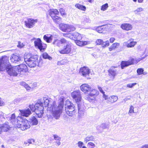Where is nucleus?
I'll list each match as a JSON object with an SVG mask.
<instances>
[{"label": "nucleus", "instance_id": "nucleus-14", "mask_svg": "<svg viewBox=\"0 0 148 148\" xmlns=\"http://www.w3.org/2000/svg\"><path fill=\"white\" fill-rule=\"evenodd\" d=\"M66 42V40L64 38L60 40L56 38L53 40L52 44L54 45L60 47L63 45Z\"/></svg>", "mask_w": 148, "mask_h": 148}, {"label": "nucleus", "instance_id": "nucleus-47", "mask_svg": "<svg viewBox=\"0 0 148 148\" xmlns=\"http://www.w3.org/2000/svg\"><path fill=\"white\" fill-rule=\"evenodd\" d=\"M89 92L91 93L95 94V95H97L99 94V92L97 90L94 89H92L91 87Z\"/></svg>", "mask_w": 148, "mask_h": 148}, {"label": "nucleus", "instance_id": "nucleus-60", "mask_svg": "<svg viewBox=\"0 0 148 148\" xmlns=\"http://www.w3.org/2000/svg\"><path fill=\"white\" fill-rule=\"evenodd\" d=\"M115 40V39L113 37H112L110 38V43H112L114 42Z\"/></svg>", "mask_w": 148, "mask_h": 148}, {"label": "nucleus", "instance_id": "nucleus-42", "mask_svg": "<svg viewBox=\"0 0 148 148\" xmlns=\"http://www.w3.org/2000/svg\"><path fill=\"white\" fill-rule=\"evenodd\" d=\"M96 31L99 33H102L104 31V29L102 26L98 27L96 28Z\"/></svg>", "mask_w": 148, "mask_h": 148}, {"label": "nucleus", "instance_id": "nucleus-54", "mask_svg": "<svg viewBox=\"0 0 148 148\" xmlns=\"http://www.w3.org/2000/svg\"><path fill=\"white\" fill-rule=\"evenodd\" d=\"M18 44L17 45V47L20 48H22L24 46L23 43L21 42L20 41L18 42Z\"/></svg>", "mask_w": 148, "mask_h": 148}, {"label": "nucleus", "instance_id": "nucleus-62", "mask_svg": "<svg viewBox=\"0 0 148 148\" xmlns=\"http://www.w3.org/2000/svg\"><path fill=\"white\" fill-rule=\"evenodd\" d=\"M70 33L67 34H63V36L65 37H70Z\"/></svg>", "mask_w": 148, "mask_h": 148}, {"label": "nucleus", "instance_id": "nucleus-6", "mask_svg": "<svg viewBox=\"0 0 148 148\" xmlns=\"http://www.w3.org/2000/svg\"><path fill=\"white\" fill-rule=\"evenodd\" d=\"M30 67H34L36 66L38 63V58L37 56L35 55L29 58H25L24 61Z\"/></svg>", "mask_w": 148, "mask_h": 148}, {"label": "nucleus", "instance_id": "nucleus-12", "mask_svg": "<svg viewBox=\"0 0 148 148\" xmlns=\"http://www.w3.org/2000/svg\"><path fill=\"white\" fill-rule=\"evenodd\" d=\"M25 56L24 58L20 57L19 56L15 54H13L10 58L11 61L15 63H23L25 59Z\"/></svg>", "mask_w": 148, "mask_h": 148}, {"label": "nucleus", "instance_id": "nucleus-18", "mask_svg": "<svg viewBox=\"0 0 148 148\" xmlns=\"http://www.w3.org/2000/svg\"><path fill=\"white\" fill-rule=\"evenodd\" d=\"M38 21L37 19H33L31 18L28 19L27 21H25V23L26 26L29 28H31L34 27L35 23Z\"/></svg>", "mask_w": 148, "mask_h": 148}, {"label": "nucleus", "instance_id": "nucleus-2", "mask_svg": "<svg viewBox=\"0 0 148 148\" xmlns=\"http://www.w3.org/2000/svg\"><path fill=\"white\" fill-rule=\"evenodd\" d=\"M8 58L3 56L0 59V71H3L6 70L10 76H17L19 73L16 66L12 67L8 64Z\"/></svg>", "mask_w": 148, "mask_h": 148}, {"label": "nucleus", "instance_id": "nucleus-35", "mask_svg": "<svg viewBox=\"0 0 148 148\" xmlns=\"http://www.w3.org/2000/svg\"><path fill=\"white\" fill-rule=\"evenodd\" d=\"M108 127V125L105 123H103L101 125L97 126V129L100 131Z\"/></svg>", "mask_w": 148, "mask_h": 148}, {"label": "nucleus", "instance_id": "nucleus-53", "mask_svg": "<svg viewBox=\"0 0 148 148\" xmlns=\"http://www.w3.org/2000/svg\"><path fill=\"white\" fill-rule=\"evenodd\" d=\"M136 83H131L127 84V86L128 88H132L134 86L136 85Z\"/></svg>", "mask_w": 148, "mask_h": 148}, {"label": "nucleus", "instance_id": "nucleus-37", "mask_svg": "<svg viewBox=\"0 0 148 148\" xmlns=\"http://www.w3.org/2000/svg\"><path fill=\"white\" fill-rule=\"evenodd\" d=\"M94 139V137L92 136H88L84 138V141L86 143L89 141L93 140Z\"/></svg>", "mask_w": 148, "mask_h": 148}, {"label": "nucleus", "instance_id": "nucleus-32", "mask_svg": "<svg viewBox=\"0 0 148 148\" xmlns=\"http://www.w3.org/2000/svg\"><path fill=\"white\" fill-rule=\"evenodd\" d=\"M80 40H75L76 44L79 46H82L85 45L87 44V42L86 41H80Z\"/></svg>", "mask_w": 148, "mask_h": 148}, {"label": "nucleus", "instance_id": "nucleus-61", "mask_svg": "<svg viewBox=\"0 0 148 148\" xmlns=\"http://www.w3.org/2000/svg\"><path fill=\"white\" fill-rule=\"evenodd\" d=\"M140 148H148V144L142 145Z\"/></svg>", "mask_w": 148, "mask_h": 148}, {"label": "nucleus", "instance_id": "nucleus-40", "mask_svg": "<svg viewBox=\"0 0 148 148\" xmlns=\"http://www.w3.org/2000/svg\"><path fill=\"white\" fill-rule=\"evenodd\" d=\"M67 62V60H61L58 61L57 62L58 65L64 64Z\"/></svg>", "mask_w": 148, "mask_h": 148}, {"label": "nucleus", "instance_id": "nucleus-36", "mask_svg": "<svg viewBox=\"0 0 148 148\" xmlns=\"http://www.w3.org/2000/svg\"><path fill=\"white\" fill-rule=\"evenodd\" d=\"M23 101V98H18L14 100V103L15 104H17L19 103H21Z\"/></svg>", "mask_w": 148, "mask_h": 148}, {"label": "nucleus", "instance_id": "nucleus-30", "mask_svg": "<svg viewBox=\"0 0 148 148\" xmlns=\"http://www.w3.org/2000/svg\"><path fill=\"white\" fill-rule=\"evenodd\" d=\"M72 36L74 38V40H77L81 39L82 38V36L81 34L79 33L75 32L73 33L72 34Z\"/></svg>", "mask_w": 148, "mask_h": 148}, {"label": "nucleus", "instance_id": "nucleus-1", "mask_svg": "<svg viewBox=\"0 0 148 148\" xmlns=\"http://www.w3.org/2000/svg\"><path fill=\"white\" fill-rule=\"evenodd\" d=\"M54 101H52L51 99L44 97L35 105H30L29 107L32 111L35 112L38 117L41 118L44 113L43 105H44L45 107L48 106V108L50 109V106L52 105V102Z\"/></svg>", "mask_w": 148, "mask_h": 148}, {"label": "nucleus", "instance_id": "nucleus-24", "mask_svg": "<svg viewBox=\"0 0 148 148\" xmlns=\"http://www.w3.org/2000/svg\"><path fill=\"white\" fill-rule=\"evenodd\" d=\"M19 111L22 116L25 117L28 116L31 114V111L29 108L24 110H19Z\"/></svg>", "mask_w": 148, "mask_h": 148}, {"label": "nucleus", "instance_id": "nucleus-46", "mask_svg": "<svg viewBox=\"0 0 148 148\" xmlns=\"http://www.w3.org/2000/svg\"><path fill=\"white\" fill-rule=\"evenodd\" d=\"M144 70L142 68H139L137 70V72L138 75H140L141 74H145L143 73Z\"/></svg>", "mask_w": 148, "mask_h": 148}, {"label": "nucleus", "instance_id": "nucleus-8", "mask_svg": "<svg viewBox=\"0 0 148 148\" xmlns=\"http://www.w3.org/2000/svg\"><path fill=\"white\" fill-rule=\"evenodd\" d=\"M50 15L54 21L58 23L61 20V18L57 16L59 14V12L56 9H50L49 11Z\"/></svg>", "mask_w": 148, "mask_h": 148}, {"label": "nucleus", "instance_id": "nucleus-27", "mask_svg": "<svg viewBox=\"0 0 148 148\" xmlns=\"http://www.w3.org/2000/svg\"><path fill=\"white\" fill-rule=\"evenodd\" d=\"M137 42L136 41H132L130 42H124L123 43L124 45H126L128 48H132L134 47L136 44Z\"/></svg>", "mask_w": 148, "mask_h": 148}, {"label": "nucleus", "instance_id": "nucleus-10", "mask_svg": "<svg viewBox=\"0 0 148 148\" xmlns=\"http://www.w3.org/2000/svg\"><path fill=\"white\" fill-rule=\"evenodd\" d=\"M59 27L60 29L64 32H70L71 31L75 30V28L73 25L64 23L59 24Z\"/></svg>", "mask_w": 148, "mask_h": 148}, {"label": "nucleus", "instance_id": "nucleus-43", "mask_svg": "<svg viewBox=\"0 0 148 148\" xmlns=\"http://www.w3.org/2000/svg\"><path fill=\"white\" fill-rule=\"evenodd\" d=\"M144 10L141 7L138 8L137 9L134 11V12L135 14H137L140 12Z\"/></svg>", "mask_w": 148, "mask_h": 148}, {"label": "nucleus", "instance_id": "nucleus-56", "mask_svg": "<svg viewBox=\"0 0 148 148\" xmlns=\"http://www.w3.org/2000/svg\"><path fill=\"white\" fill-rule=\"evenodd\" d=\"M34 140L33 139H29L27 140V142L29 144H34Z\"/></svg>", "mask_w": 148, "mask_h": 148}, {"label": "nucleus", "instance_id": "nucleus-25", "mask_svg": "<svg viewBox=\"0 0 148 148\" xmlns=\"http://www.w3.org/2000/svg\"><path fill=\"white\" fill-rule=\"evenodd\" d=\"M22 63H20L19 65L16 66L18 68V70L19 73L21 72L25 71L26 69L27 68V66L25 64H23Z\"/></svg>", "mask_w": 148, "mask_h": 148}, {"label": "nucleus", "instance_id": "nucleus-13", "mask_svg": "<svg viewBox=\"0 0 148 148\" xmlns=\"http://www.w3.org/2000/svg\"><path fill=\"white\" fill-rule=\"evenodd\" d=\"M78 110V116L79 118L83 117L85 114V107L84 106V104L77 105Z\"/></svg>", "mask_w": 148, "mask_h": 148}, {"label": "nucleus", "instance_id": "nucleus-23", "mask_svg": "<svg viewBox=\"0 0 148 148\" xmlns=\"http://www.w3.org/2000/svg\"><path fill=\"white\" fill-rule=\"evenodd\" d=\"M121 27L122 29L126 31L131 30L132 28V26L131 24L127 23H124L122 24Z\"/></svg>", "mask_w": 148, "mask_h": 148}, {"label": "nucleus", "instance_id": "nucleus-58", "mask_svg": "<svg viewBox=\"0 0 148 148\" xmlns=\"http://www.w3.org/2000/svg\"><path fill=\"white\" fill-rule=\"evenodd\" d=\"M130 99V97L128 96L126 98H125V99H123L122 100V102H125L126 101H127L128 100H129Z\"/></svg>", "mask_w": 148, "mask_h": 148}, {"label": "nucleus", "instance_id": "nucleus-28", "mask_svg": "<svg viewBox=\"0 0 148 148\" xmlns=\"http://www.w3.org/2000/svg\"><path fill=\"white\" fill-rule=\"evenodd\" d=\"M53 36L51 35H45L43 37V39L47 43H50L52 41Z\"/></svg>", "mask_w": 148, "mask_h": 148}, {"label": "nucleus", "instance_id": "nucleus-55", "mask_svg": "<svg viewBox=\"0 0 148 148\" xmlns=\"http://www.w3.org/2000/svg\"><path fill=\"white\" fill-rule=\"evenodd\" d=\"M77 144L78 147L79 148H82V145H83V143L82 142L79 141L78 142Z\"/></svg>", "mask_w": 148, "mask_h": 148}, {"label": "nucleus", "instance_id": "nucleus-22", "mask_svg": "<svg viewBox=\"0 0 148 148\" xmlns=\"http://www.w3.org/2000/svg\"><path fill=\"white\" fill-rule=\"evenodd\" d=\"M91 86L87 84H83L80 86L81 90L84 93L89 92L91 90Z\"/></svg>", "mask_w": 148, "mask_h": 148}, {"label": "nucleus", "instance_id": "nucleus-21", "mask_svg": "<svg viewBox=\"0 0 148 148\" xmlns=\"http://www.w3.org/2000/svg\"><path fill=\"white\" fill-rule=\"evenodd\" d=\"M106 102L109 104H112L116 102L118 99V97L116 95H112L108 97L107 95Z\"/></svg>", "mask_w": 148, "mask_h": 148}, {"label": "nucleus", "instance_id": "nucleus-4", "mask_svg": "<svg viewBox=\"0 0 148 148\" xmlns=\"http://www.w3.org/2000/svg\"><path fill=\"white\" fill-rule=\"evenodd\" d=\"M63 45H64L63 49L59 51L60 53L62 54L70 53L71 55L75 54V50L74 49H72V44L71 42L66 40V42Z\"/></svg>", "mask_w": 148, "mask_h": 148}, {"label": "nucleus", "instance_id": "nucleus-31", "mask_svg": "<svg viewBox=\"0 0 148 148\" xmlns=\"http://www.w3.org/2000/svg\"><path fill=\"white\" fill-rule=\"evenodd\" d=\"M2 129V132H6L8 131L10 128V127L8 125L7 123H4L1 124Z\"/></svg>", "mask_w": 148, "mask_h": 148}, {"label": "nucleus", "instance_id": "nucleus-49", "mask_svg": "<svg viewBox=\"0 0 148 148\" xmlns=\"http://www.w3.org/2000/svg\"><path fill=\"white\" fill-rule=\"evenodd\" d=\"M87 146L88 148H93L95 147V144L92 142H90L88 143Z\"/></svg>", "mask_w": 148, "mask_h": 148}, {"label": "nucleus", "instance_id": "nucleus-19", "mask_svg": "<svg viewBox=\"0 0 148 148\" xmlns=\"http://www.w3.org/2000/svg\"><path fill=\"white\" fill-rule=\"evenodd\" d=\"M21 85L25 87L27 90H32L37 86L36 84L35 83L31 84L29 85L25 82H22L21 83Z\"/></svg>", "mask_w": 148, "mask_h": 148}, {"label": "nucleus", "instance_id": "nucleus-17", "mask_svg": "<svg viewBox=\"0 0 148 148\" xmlns=\"http://www.w3.org/2000/svg\"><path fill=\"white\" fill-rule=\"evenodd\" d=\"M108 72L110 79L113 80L115 76L117 74L116 70L115 67H112L109 70Z\"/></svg>", "mask_w": 148, "mask_h": 148}, {"label": "nucleus", "instance_id": "nucleus-50", "mask_svg": "<svg viewBox=\"0 0 148 148\" xmlns=\"http://www.w3.org/2000/svg\"><path fill=\"white\" fill-rule=\"evenodd\" d=\"M103 40L101 39H98L96 41V43L97 45H102V44L103 42Z\"/></svg>", "mask_w": 148, "mask_h": 148}, {"label": "nucleus", "instance_id": "nucleus-26", "mask_svg": "<svg viewBox=\"0 0 148 148\" xmlns=\"http://www.w3.org/2000/svg\"><path fill=\"white\" fill-rule=\"evenodd\" d=\"M97 95H95V94L89 93L86 96L85 99L89 101H94L95 100V98Z\"/></svg>", "mask_w": 148, "mask_h": 148}, {"label": "nucleus", "instance_id": "nucleus-51", "mask_svg": "<svg viewBox=\"0 0 148 148\" xmlns=\"http://www.w3.org/2000/svg\"><path fill=\"white\" fill-rule=\"evenodd\" d=\"M60 12L62 16H64L66 14L65 12V10L62 8H60Z\"/></svg>", "mask_w": 148, "mask_h": 148}, {"label": "nucleus", "instance_id": "nucleus-59", "mask_svg": "<svg viewBox=\"0 0 148 148\" xmlns=\"http://www.w3.org/2000/svg\"><path fill=\"white\" fill-rule=\"evenodd\" d=\"M4 105V102L2 99L0 98V106Z\"/></svg>", "mask_w": 148, "mask_h": 148}, {"label": "nucleus", "instance_id": "nucleus-15", "mask_svg": "<svg viewBox=\"0 0 148 148\" xmlns=\"http://www.w3.org/2000/svg\"><path fill=\"white\" fill-rule=\"evenodd\" d=\"M80 74L84 77H86L89 76L90 73V69L86 66L81 67L79 70Z\"/></svg>", "mask_w": 148, "mask_h": 148}, {"label": "nucleus", "instance_id": "nucleus-33", "mask_svg": "<svg viewBox=\"0 0 148 148\" xmlns=\"http://www.w3.org/2000/svg\"><path fill=\"white\" fill-rule=\"evenodd\" d=\"M75 7L78 9L83 11H85L86 10V7L83 5L79 3H77L75 5Z\"/></svg>", "mask_w": 148, "mask_h": 148}, {"label": "nucleus", "instance_id": "nucleus-20", "mask_svg": "<svg viewBox=\"0 0 148 148\" xmlns=\"http://www.w3.org/2000/svg\"><path fill=\"white\" fill-rule=\"evenodd\" d=\"M134 59H132L128 61H122L121 64V69H123L125 67L133 64L134 63Z\"/></svg>", "mask_w": 148, "mask_h": 148}, {"label": "nucleus", "instance_id": "nucleus-7", "mask_svg": "<svg viewBox=\"0 0 148 148\" xmlns=\"http://www.w3.org/2000/svg\"><path fill=\"white\" fill-rule=\"evenodd\" d=\"M71 96L77 105L83 103L82 101L81 92L79 90H75L73 92L71 93Z\"/></svg>", "mask_w": 148, "mask_h": 148}, {"label": "nucleus", "instance_id": "nucleus-48", "mask_svg": "<svg viewBox=\"0 0 148 148\" xmlns=\"http://www.w3.org/2000/svg\"><path fill=\"white\" fill-rule=\"evenodd\" d=\"M109 44L110 43L108 40H107L105 42L103 41L102 46L103 47H105L109 46Z\"/></svg>", "mask_w": 148, "mask_h": 148}, {"label": "nucleus", "instance_id": "nucleus-41", "mask_svg": "<svg viewBox=\"0 0 148 148\" xmlns=\"http://www.w3.org/2000/svg\"><path fill=\"white\" fill-rule=\"evenodd\" d=\"M82 20L85 23H90L91 21L89 17L86 16H85L83 17Z\"/></svg>", "mask_w": 148, "mask_h": 148}, {"label": "nucleus", "instance_id": "nucleus-64", "mask_svg": "<svg viewBox=\"0 0 148 148\" xmlns=\"http://www.w3.org/2000/svg\"><path fill=\"white\" fill-rule=\"evenodd\" d=\"M90 3H91L94 1V0H87Z\"/></svg>", "mask_w": 148, "mask_h": 148}, {"label": "nucleus", "instance_id": "nucleus-52", "mask_svg": "<svg viewBox=\"0 0 148 148\" xmlns=\"http://www.w3.org/2000/svg\"><path fill=\"white\" fill-rule=\"evenodd\" d=\"M5 119L4 116V113L2 112H0V120L3 121Z\"/></svg>", "mask_w": 148, "mask_h": 148}, {"label": "nucleus", "instance_id": "nucleus-45", "mask_svg": "<svg viewBox=\"0 0 148 148\" xmlns=\"http://www.w3.org/2000/svg\"><path fill=\"white\" fill-rule=\"evenodd\" d=\"M108 7V4L107 3H105L101 6V10L105 11L107 9Z\"/></svg>", "mask_w": 148, "mask_h": 148}, {"label": "nucleus", "instance_id": "nucleus-38", "mask_svg": "<svg viewBox=\"0 0 148 148\" xmlns=\"http://www.w3.org/2000/svg\"><path fill=\"white\" fill-rule=\"evenodd\" d=\"M42 57L44 59H47L49 60H51L52 59V57L49 56L46 52H45L43 53Z\"/></svg>", "mask_w": 148, "mask_h": 148}, {"label": "nucleus", "instance_id": "nucleus-9", "mask_svg": "<svg viewBox=\"0 0 148 148\" xmlns=\"http://www.w3.org/2000/svg\"><path fill=\"white\" fill-rule=\"evenodd\" d=\"M69 103L65 105V108L66 114L70 116H72L75 113V106L71 103L68 102Z\"/></svg>", "mask_w": 148, "mask_h": 148}, {"label": "nucleus", "instance_id": "nucleus-44", "mask_svg": "<svg viewBox=\"0 0 148 148\" xmlns=\"http://www.w3.org/2000/svg\"><path fill=\"white\" fill-rule=\"evenodd\" d=\"M134 107L132 106L131 105L130 108V110L128 112V114L129 115H131V114L133 113H134Z\"/></svg>", "mask_w": 148, "mask_h": 148}, {"label": "nucleus", "instance_id": "nucleus-16", "mask_svg": "<svg viewBox=\"0 0 148 148\" xmlns=\"http://www.w3.org/2000/svg\"><path fill=\"white\" fill-rule=\"evenodd\" d=\"M20 117L18 116L17 117V119L16 118V116L15 114H13L9 116L8 118V119L11 123L13 125L15 126H16L17 124L18 123V118Z\"/></svg>", "mask_w": 148, "mask_h": 148}, {"label": "nucleus", "instance_id": "nucleus-63", "mask_svg": "<svg viewBox=\"0 0 148 148\" xmlns=\"http://www.w3.org/2000/svg\"><path fill=\"white\" fill-rule=\"evenodd\" d=\"M60 141V140H56L55 142V143H56L58 146L60 145L61 144Z\"/></svg>", "mask_w": 148, "mask_h": 148}, {"label": "nucleus", "instance_id": "nucleus-34", "mask_svg": "<svg viewBox=\"0 0 148 148\" xmlns=\"http://www.w3.org/2000/svg\"><path fill=\"white\" fill-rule=\"evenodd\" d=\"M119 44L118 43L116 42L114 43L109 48V50L110 51H111L113 49H114L115 48L119 47Z\"/></svg>", "mask_w": 148, "mask_h": 148}, {"label": "nucleus", "instance_id": "nucleus-5", "mask_svg": "<svg viewBox=\"0 0 148 148\" xmlns=\"http://www.w3.org/2000/svg\"><path fill=\"white\" fill-rule=\"evenodd\" d=\"M18 120L19 122L16 126L18 128H20L22 130H25L29 128L30 126L27 120L19 117L18 118Z\"/></svg>", "mask_w": 148, "mask_h": 148}, {"label": "nucleus", "instance_id": "nucleus-3", "mask_svg": "<svg viewBox=\"0 0 148 148\" xmlns=\"http://www.w3.org/2000/svg\"><path fill=\"white\" fill-rule=\"evenodd\" d=\"M63 106L62 103L57 106L55 101H53L52 105L50 106L49 110L51 111L52 116L56 119H58L60 117Z\"/></svg>", "mask_w": 148, "mask_h": 148}, {"label": "nucleus", "instance_id": "nucleus-57", "mask_svg": "<svg viewBox=\"0 0 148 148\" xmlns=\"http://www.w3.org/2000/svg\"><path fill=\"white\" fill-rule=\"evenodd\" d=\"M54 138L56 140H60L61 138L57 135H53Z\"/></svg>", "mask_w": 148, "mask_h": 148}, {"label": "nucleus", "instance_id": "nucleus-11", "mask_svg": "<svg viewBox=\"0 0 148 148\" xmlns=\"http://www.w3.org/2000/svg\"><path fill=\"white\" fill-rule=\"evenodd\" d=\"M33 39L35 40L34 42L35 46L37 47L41 51H43L47 47V45L42 44V41L40 38H34Z\"/></svg>", "mask_w": 148, "mask_h": 148}, {"label": "nucleus", "instance_id": "nucleus-29", "mask_svg": "<svg viewBox=\"0 0 148 148\" xmlns=\"http://www.w3.org/2000/svg\"><path fill=\"white\" fill-rule=\"evenodd\" d=\"M29 120L30 123L32 125H36L38 124V121L34 116L31 117Z\"/></svg>", "mask_w": 148, "mask_h": 148}, {"label": "nucleus", "instance_id": "nucleus-39", "mask_svg": "<svg viewBox=\"0 0 148 148\" xmlns=\"http://www.w3.org/2000/svg\"><path fill=\"white\" fill-rule=\"evenodd\" d=\"M98 88L100 92L103 94V98L105 99H106L107 97V95H106L105 94V92L102 90V88L99 86H98Z\"/></svg>", "mask_w": 148, "mask_h": 148}]
</instances>
